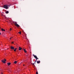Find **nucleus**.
Returning <instances> with one entry per match:
<instances>
[{
	"instance_id": "obj_19",
	"label": "nucleus",
	"mask_w": 74,
	"mask_h": 74,
	"mask_svg": "<svg viewBox=\"0 0 74 74\" xmlns=\"http://www.w3.org/2000/svg\"><path fill=\"white\" fill-rule=\"evenodd\" d=\"M23 66H25V64H23Z\"/></svg>"
},
{
	"instance_id": "obj_10",
	"label": "nucleus",
	"mask_w": 74,
	"mask_h": 74,
	"mask_svg": "<svg viewBox=\"0 0 74 74\" xmlns=\"http://www.w3.org/2000/svg\"><path fill=\"white\" fill-rule=\"evenodd\" d=\"M1 30H2V31H4V32H5V29H3V28L1 29Z\"/></svg>"
},
{
	"instance_id": "obj_17",
	"label": "nucleus",
	"mask_w": 74,
	"mask_h": 74,
	"mask_svg": "<svg viewBox=\"0 0 74 74\" xmlns=\"http://www.w3.org/2000/svg\"><path fill=\"white\" fill-rule=\"evenodd\" d=\"M12 44H14V42H11Z\"/></svg>"
},
{
	"instance_id": "obj_1",
	"label": "nucleus",
	"mask_w": 74,
	"mask_h": 74,
	"mask_svg": "<svg viewBox=\"0 0 74 74\" xmlns=\"http://www.w3.org/2000/svg\"><path fill=\"white\" fill-rule=\"evenodd\" d=\"M8 7H10V5H3V8L5 9H8Z\"/></svg>"
},
{
	"instance_id": "obj_16",
	"label": "nucleus",
	"mask_w": 74,
	"mask_h": 74,
	"mask_svg": "<svg viewBox=\"0 0 74 74\" xmlns=\"http://www.w3.org/2000/svg\"><path fill=\"white\" fill-rule=\"evenodd\" d=\"M36 74H38V72H36Z\"/></svg>"
},
{
	"instance_id": "obj_20",
	"label": "nucleus",
	"mask_w": 74,
	"mask_h": 74,
	"mask_svg": "<svg viewBox=\"0 0 74 74\" xmlns=\"http://www.w3.org/2000/svg\"><path fill=\"white\" fill-rule=\"evenodd\" d=\"M1 74H3V73H1Z\"/></svg>"
},
{
	"instance_id": "obj_8",
	"label": "nucleus",
	"mask_w": 74,
	"mask_h": 74,
	"mask_svg": "<svg viewBox=\"0 0 74 74\" xmlns=\"http://www.w3.org/2000/svg\"><path fill=\"white\" fill-rule=\"evenodd\" d=\"M5 13H6V14H8V13H9V12H8V11H6L5 12Z\"/></svg>"
},
{
	"instance_id": "obj_18",
	"label": "nucleus",
	"mask_w": 74,
	"mask_h": 74,
	"mask_svg": "<svg viewBox=\"0 0 74 74\" xmlns=\"http://www.w3.org/2000/svg\"><path fill=\"white\" fill-rule=\"evenodd\" d=\"M12 38V37L10 38V39L11 40V39Z\"/></svg>"
},
{
	"instance_id": "obj_11",
	"label": "nucleus",
	"mask_w": 74,
	"mask_h": 74,
	"mask_svg": "<svg viewBox=\"0 0 74 74\" xmlns=\"http://www.w3.org/2000/svg\"><path fill=\"white\" fill-rule=\"evenodd\" d=\"M16 49H17V48H16L15 49H14V51H15V52L16 51Z\"/></svg>"
},
{
	"instance_id": "obj_6",
	"label": "nucleus",
	"mask_w": 74,
	"mask_h": 74,
	"mask_svg": "<svg viewBox=\"0 0 74 74\" xmlns=\"http://www.w3.org/2000/svg\"><path fill=\"white\" fill-rule=\"evenodd\" d=\"M21 49H22V48L21 47H19V48L18 49V50L19 51H21Z\"/></svg>"
},
{
	"instance_id": "obj_15",
	"label": "nucleus",
	"mask_w": 74,
	"mask_h": 74,
	"mask_svg": "<svg viewBox=\"0 0 74 74\" xmlns=\"http://www.w3.org/2000/svg\"><path fill=\"white\" fill-rule=\"evenodd\" d=\"M10 31H11V30H12V29L10 28Z\"/></svg>"
},
{
	"instance_id": "obj_13",
	"label": "nucleus",
	"mask_w": 74,
	"mask_h": 74,
	"mask_svg": "<svg viewBox=\"0 0 74 74\" xmlns=\"http://www.w3.org/2000/svg\"><path fill=\"white\" fill-rule=\"evenodd\" d=\"M24 51L25 52V53H26L27 51H26V50H25V49H24Z\"/></svg>"
},
{
	"instance_id": "obj_21",
	"label": "nucleus",
	"mask_w": 74,
	"mask_h": 74,
	"mask_svg": "<svg viewBox=\"0 0 74 74\" xmlns=\"http://www.w3.org/2000/svg\"><path fill=\"white\" fill-rule=\"evenodd\" d=\"M1 34V33H0V35Z\"/></svg>"
},
{
	"instance_id": "obj_9",
	"label": "nucleus",
	"mask_w": 74,
	"mask_h": 74,
	"mask_svg": "<svg viewBox=\"0 0 74 74\" xmlns=\"http://www.w3.org/2000/svg\"><path fill=\"white\" fill-rule=\"evenodd\" d=\"M7 64L8 66H10L11 64V63L10 62L8 63Z\"/></svg>"
},
{
	"instance_id": "obj_5",
	"label": "nucleus",
	"mask_w": 74,
	"mask_h": 74,
	"mask_svg": "<svg viewBox=\"0 0 74 74\" xmlns=\"http://www.w3.org/2000/svg\"><path fill=\"white\" fill-rule=\"evenodd\" d=\"M10 48L11 49H14V47H12V46H11L10 47Z\"/></svg>"
},
{
	"instance_id": "obj_22",
	"label": "nucleus",
	"mask_w": 74,
	"mask_h": 74,
	"mask_svg": "<svg viewBox=\"0 0 74 74\" xmlns=\"http://www.w3.org/2000/svg\"><path fill=\"white\" fill-rule=\"evenodd\" d=\"M0 29H1V28L0 27Z\"/></svg>"
},
{
	"instance_id": "obj_12",
	"label": "nucleus",
	"mask_w": 74,
	"mask_h": 74,
	"mask_svg": "<svg viewBox=\"0 0 74 74\" xmlns=\"http://www.w3.org/2000/svg\"><path fill=\"white\" fill-rule=\"evenodd\" d=\"M40 63V61H37V63Z\"/></svg>"
},
{
	"instance_id": "obj_4",
	"label": "nucleus",
	"mask_w": 74,
	"mask_h": 74,
	"mask_svg": "<svg viewBox=\"0 0 74 74\" xmlns=\"http://www.w3.org/2000/svg\"><path fill=\"white\" fill-rule=\"evenodd\" d=\"M33 56L35 58H36V60H37V59H38V58H37V57L36 56L34 55Z\"/></svg>"
},
{
	"instance_id": "obj_14",
	"label": "nucleus",
	"mask_w": 74,
	"mask_h": 74,
	"mask_svg": "<svg viewBox=\"0 0 74 74\" xmlns=\"http://www.w3.org/2000/svg\"><path fill=\"white\" fill-rule=\"evenodd\" d=\"M18 33L20 34H21V32H19Z\"/></svg>"
},
{
	"instance_id": "obj_2",
	"label": "nucleus",
	"mask_w": 74,
	"mask_h": 74,
	"mask_svg": "<svg viewBox=\"0 0 74 74\" xmlns=\"http://www.w3.org/2000/svg\"><path fill=\"white\" fill-rule=\"evenodd\" d=\"M13 23L16 26H17V27H19V25H18V24H17V23L16 22H13Z\"/></svg>"
},
{
	"instance_id": "obj_3",
	"label": "nucleus",
	"mask_w": 74,
	"mask_h": 74,
	"mask_svg": "<svg viewBox=\"0 0 74 74\" xmlns=\"http://www.w3.org/2000/svg\"><path fill=\"white\" fill-rule=\"evenodd\" d=\"M2 62L4 63H6V60L4 59L2 60Z\"/></svg>"
},
{
	"instance_id": "obj_7",
	"label": "nucleus",
	"mask_w": 74,
	"mask_h": 74,
	"mask_svg": "<svg viewBox=\"0 0 74 74\" xmlns=\"http://www.w3.org/2000/svg\"><path fill=\"white\" fill-rule=\"evenodd\" d=\"M17 62H18L17 61H15L14 62V64H16V63H17Z\"/></svg>"
}]
</instances>
